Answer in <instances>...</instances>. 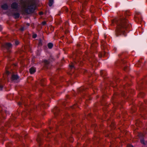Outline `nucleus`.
I'll use <instances>...</instances> for the list:
<instances>
[{"mask_svg":"<svg viewBox=\"0 0 147 147\" xmlns=\"http://www.w3.org/2000/svg\"><path fill=\"white\" fill-rule=\"evenodd\" d=\"M115 23L117 24L115 30V35L116 36L121 35L126 36L127 29L129 25L128 20L124 17L121 16L117 20H112L111 25L114 26Z\"/></svg>","mask_w":147,"mask_h":147,"instance_id":"nucleus-1","label":"nucleus"},{"mask_svg":"<svg viewBox=\"0 0 147 147\" xmlns=\"http://www.w3.org/2000/svg\"><path fill=\"white\" fill-rule=\"evenodd\" d=\"M22 8L28 14L33 12L36 7L34 2L32 0L27 1L22 3Z\"/></svg>","mask_w":147,"mask_h":147,"instance_id":"nucleus-2","label":"nucleus"},{"mask_svg":"<svg viewBox=\"0 0 147 147\" xmlns=\"http://www.w3.org/2000/svg\"><path fill=\"white\" fill-rule=\"evenodd\" d=\"M49 107L48 104H46L43 102H42L38 106L34 105L32 106V108H30L28 110L29 113L31 112L32 114L35 113V111H39L41 108H47Z\"/></svg>","mask_w":147,"mask_h":147,"instance_id":"nucleus-3","label":"nucleus"},{"mask_svg":"<svg viewBox=\"0 0 147 147\" xmlns=\"http://www.w3.org/2000/svg\"><path fill=\"white\" fill-rule=\"evenodd\" d=\"M80 2L82 3V9L81 11L80 15L81 16L82 18H84L83 16L84 15V10H85V6L86 5L87 2V0H78Z\"/></svg>","mask_w":147,"mask_h":147,"instance_id":"nucleus-4","label":"nucleus"},{"mask_svg":"<svg viewBox=\"0 0 147 147\" xmlns=\"http://www.w3.org/2000/svg\"><path fill=\"white\" fill-rule=\"evenodd\" d=\"M4 107L0 104V119L1 118L5 119V114H7L8 113V111L4 110Z\"/></svg>","mask_w":147,"mask_h":147,"instance_id":"nucleus-5","label":"nucleus"},{"mask_svg":"<svg viewBox=\"0 0 147 147\" xmlns=\"http://www.w3.org/2000/svg\"><path fill=\"white\" fill-rule=\"evenodd\" d=\"M52 112L57 118L58 117H60L61 113V111L60 109L57 107H55L53 110L52 111Z\"/></svg>","mask_w":147,"mask_h":147,"instance_id":"nucleus-6","label":"nucleus"},{"mask_svg":"<svg viewBox=\"0 0 147 147\" xmlns=\"http://www.w3.org/2000/svg\"><path fill=\"white\" fill-rule=\"evenodd\" d=\"M12 45L10 43H7L2 45V48L8 50L12 48Z\"/></svg>","mask_w":147,"mask_h":147,"instance_id":"nucleus-7","label":"nucleus"},{"mask_svg":"<svg viewBox=\"0 0 147 147\" xmlns=\"http://www.w3.org/2000/svg\"><path fill=\"white\" fill-rule=\"evenodd\" d=\"M36 140L38 143L39 146H40L42 144L43 140L41 137L39 135L38 136Z\"/></svg>","mask_w":147,"mask_h":147,"instance_id":"nucleus-8","label":"nucleus"},{"mask_svg":"<svg viewBox=\"0 0 147 147\" xmlns=\"http://www.w3.org/2000/svg\"><path fill=\"white\" fill-rule=\"evenodd\" d=\"M19 78V77L16 74H13L11 76V81H14L17 80Z\"/></svg>","mask_w":147,"mask_h":147,"instance_id":"nucleus-9","label":"nucleus"},{"mask_svg":"<svg viewBox=\"0 0 147 147\" xmlns=\"http://www.w3.org/2000/svg\"><path fill=\"white\" fill-rule=\"evenodd\" d=\"M18 6V3L16 2L13 3L11 5V8L13 9H17Z\"/></svg>","mask_w":147,"mask_h":147,"instance_id":"nucleus-10","label":"nucleus"},{"mask_svg":"<svg viewBox=\"0 0 147 147\" xmlns=\"http://www.w3.org/2000/svg\"><path fill=\"white\" fill-rule=\"evenodd\" d=\"M78 91L79 92H82L83 91H88V89L84 87H81L78 89Z\"/></svg>","mask_w":147,"mask_h":147,"instance_id":"nucleus-11","label":"nucleus"},{"mask_svg":"<svg viewBox=\"0 0 147 147\" xmlns=\"http://www.w3.org/2000/svg\"><path fill=\"white\" fill-rule=\"evenodd\" d=\"M36 71V68L34 67H32L29 69V72L31 74H32L34 73V72H35Z\"/></svg>","mask_w":147,"mask_h":147,"instance_id":"nucleus-12","label":"nucleus"},{"mask_svg":"<svg viewBox=\"0 0 147 147\" xmlns=\"http://www.w3.org/2000/svg\"><path fill=\"white\" fill-rule=\"evenodd\" d=\"M59 124L61 125H63V123H64V120L63 119V118L62 117L60 118H59Z\"/></svg>","mask_w":147,"mask_h":147,"instance_id":"nucleus-13","label":"nucleus"},{"mask_svg":"<svg viewBox=\"0 0 147 147\" xmlns=\"http://www.w3.org/2000/svg\"><path fill=\"white\" fill-rule=\"evenodd\" d=\"M109 84L112 87H115L117 85V83L115 82H110Z\"/></svg>","mask_w":147,"mask_h":147,"instance_id":"nucleus-14","label":"nucleus"},{"mask_svg":"<svg viewBox=\"0 0 147 147\" xmlns=\"http://www.w3.org/2000/svg\"><path fill=\"white\" fill-rule=\"evenodd\" d=\"M1 8L4 10H7L8 9V6L6 4H5L1 6Z\"/></svg>","mask_w":147,"mask_h":147,"instance_id":"nucleus-15","label":"nucleus"},{"mask_svg":"<svg viewBox=\"0 0 147 147\" xmlns=\"http://www.w3.org/2000/svg\"><path fill=\"white\" fill-rule=\"evenodd\" d=\"M27 137V134H23V135L22 136V138H23L24 139H25ZM21 136H19V138L20 140H21Z\"/></svg>","mask_w":147,"mask_h":147,"instance_id":"nucleus-16","label":"nucleus"},{"mask_svg":"<svg viewBox=\"0 0 147 147\" xmlns=\"http://www.w3.org/2000/svg\"><path fill=\"white\" fill-rule=\"evenodd\" d=\"M106 54V53L105 52L101 53H99L98 56L100 57H101L102 56H105Z\"/></svg>","mask_w":147,"mask_h":147,"instance_id":"nucleus-17","label":"nucleus"},{"mask_svg":"<svg viewBox=\"0 0 147 147\" xmlns=\"http://www.w3.org/2000/svg\"><path fill=\"white\" fill-rule=\"evenodd\" d=\"M13 15L16 19L18 18L20 16V14L18 13H15Z\"/></svg>","mask_w":147,"mask_h":147,"instance_id":"nucleus-18","label":"nucleus"},{"mask_svg":"<svg viewBox=\"0 0 147 147\" xmlns=\"http://www.w3.org/2000/svg\"><path fill=\"white\" fill-rule=\"evenodd\" d=\"M47 46L49 49H51L53 47V44L52 43H49L48 44Z\"/></svg>","mask_w":147,"mask_h":147,"instance_id":"nucleus-19","label":"nucleus"},{"mask_svg":"<svg viewBox=\"0 0 147 147\" xmlns=\"http://www.w3.org/2000/svg\"><path fill=\"white\" fill-rule=\"evenodd\" d=\"M53 1L54 0H49V6L51 7L53 3Z\"/></svg>","mask_w":147,"mask_h":147,"instance_id":"nucleus-20","label":"nucleus"},{"mask_svg":"<svg viewBox=\"0 0 147 147\" xmlns=\"http://www.w3.org/2000/svg\"><path fill=\"white\" fill-rule=\"evenodd\" d=\"M28 107L29 108H27L26 110H27V111L26 113L27 114H30V115H31L32 113H31V112H30V113H29L28 111V110H29L30 108H32V106L31 107H29V106H28Z\"/></svg>","mask_w":147,"mask_h":147,"instance_id":"nucleus-21","label":"nucleus"},{"mask_svg":"<svg viewBox=\"0 0 147 147\" xmlns=\"http://www.w3.org/2000/svg\"><path fill=\"white\" fill-rule=\"evenodd\" d=\"M44 62L46 66H47L49 64V62L47 60H44Z\"/></svg>","mask_w":147,"mask_h":147,"instance_id":"nucleus-22","label":"nucleus"},{"mask_svg":"<svg viewBox=\"0 0 147 147\" xmlns=\"http://www.w3.org/2000/svg\"><path fill=\"white\" fill-rule=\"evenodd\" d=\"M44 132L46 135L47 134V135H49L51 134V133L49 131L48 129H46Z\"/></svg>","mask_w":147,"mask_h":147,"instance_id":"nucleus-23","label":"nucleus"},{"mask_svg":"<svg viewBox=\"0 0 147 147\" xmlns=\"http://www.w3.org/2000/svg\"><path fill=\"white\" fill-rule=\"evenodd\" d=\"M105 71H103V70L101 71L100 72V75L102 76H105L106 75H105V74H104V73H105Z\"/></svg>","mask_w":147,"mask_h":147,"instance_id":"nucleus-24","label":"nucleus"},{"mask_svg":"<svg viewBox=\"0 0 147 147\" xmlns=\"http://www.w3.org/2000/svg\"><path fill=\"white\" fill-rule=\"evenodd\" d=\"M140 142L142 144H143L144 145L145 144L144 142V139L143 138L140 139Z\"/></svg>","mask_w":147,"mask_h":147,"instance_id":"nucleus-25","label":"nucleus"},{"mask_svg":"<svg viewBox=\"0 0 147 147\" xmlns=\"http://www.w3.org/2000/svg\"><path fill=\"white\" fill-rule=\"evenodd\" d=\"M69 66L71 68H72L74 67V64L73 63H72L71 64L69 65Z\"/></svg>","mask_w":147,"mask_h":147,"instance_id":"nucleus-26","label":"nucleus"},{"mask_svg":"<svg viewBox=\"0 0 147 147\" xmlns=\"http://www.w3.org/2000/svg\"><path fill=\"white\" fill-rule=\"evenodd\" d=\"M111 125L112 127H114L115 126V124L114 123H113L112 122H111Z\"/></svg>","mask_w":147,"mask_h":147,"instance_id":"nucleus-27","label":"nucleus"},{"mask_svg":"<svg viewBox=\"0 0 147 147\" xmlns=\"http://www.w3.org/2000/svg\"><path fill=\"white\" fill-rule=\"evenodd\" d=\"M6 74H7V75H8L9 74V71H8L7 70V68H6Z\"/></svg>","mask_w":147,"mask_h":147,"instance_id":"nucleus-28","label":"nucleus"},{"mask_svg":"<svg viewBox=\"0 0 147 147\" xmlns=\"http://www.w3.org/2000/svg\"><path fill=\"white\" fill-rule=\"evenodd\" d=\"M8 147H13V145L12 144V143H10L8 145Z\"/></svg>","mask_w":147,"mask_h":147,"instance_id":"nucleus-29","label":"nucleus"},{"mask_svg":"<svg viewBox=\"0 0 147 147\" xmlns=\"http://www.w3.org/2000/svg\"><path fill=\"white\" fill-rule=\"evenodd\" d=\"M128 67H125L124 68V70L125 71H126L127 70Z\"/></svg>","mask_w":147,"mask_h":147,"instance_id":"nucleus-30","label":"nucleus"},{"mask_svg":"<svg viewBox=\"0 0 147 147\" xmlns=\"http://www.w3.org/2000/svg\"><path fill=\"white\" fill-rule=\"evenodd\" d=\"M46 24V22L45 21H43L42 22V24L43 25H44Z\"/></svg>","mask_w":147,"mask_h":147,"instance_id":"nucleus-31","label":"nucleus"},{"mask_svg":"<svg viewBox=\"0 0 147 147\" xmlns=\"http://www.w3.org/2000/svg\"><path fill=\"white\" fill-rule=\"evenodd\" d=\"M37 36V35L36 34H34L33 35V38H35Z\"/></svg>","mask_w":147,"mask_h":147,"instance_id":"nucleus-32","label":"nucleus"},{"mask_svg":"<svg viewBox=\"0 0 147 147\" xmlns=\"http://www.w3.org/2000/svg\"><path fill=\"white\" fill-rule=\"evenodd\" d=\"M15 44L16 45H18L19 44V42L18 41L16 40L15 41Z\"/></svg>","mask_w":147,"mask_h":147,"instance_id":"nucleus-33","label":"nucleus"},{"mask_svg":"<svg viewBox=\"0 0 147 147\" xmlns=\"http://www.w3.org/2000/svg\"><path fill=\"white\" fill-rule=\"evenodd\" d=\"M3 87V86L0 84V90H1L2 89Z\"/></svg>","mask_w":147,"mask_h":147,"instance_id":"nucleus-34","label":"nucleus"},{"mask_svg":"<svg viewBox=\"0 0 147 147\" xmlns=\"http://www.w3.org/2000/svg\"><path fill=\"white\" fill-rule=\"evenodd\" d=\"M78 107L77 105H74L72 107V108L73 109H74L76 107Z\"/></svg>","mask_w":147,"mask_h":147,"instance_id":"nucleus-35","label":"nucleus"},{"mask_svg":"<svg viewBox=\"0 0 147 147\" xmlns=\"http://www.w3.org/2000/svg\"><path fill=\"white\" fill-rule=\"evenodd\" d=\"M43 12L42 11H41V12H40L39 13V14L40 15H43Z\"/></svg>","mask_w":147,"mask_h":147,"instance_id":"nucleus-36","label":"nucleus"},{"mask_svg":"<svg viewBox=\"0 0 147 147\" xmlns=\"http://www.w3.org/2000/svg\"><path fill=\"white\" fill-rule=\"evenodd\" d=\"M129 147H134L132 145H129Z\"/></svg>","mask_w":147,"mask_h":147,"instance_id":"nucleus-37","label":"nucleus"},{"mask_svg":"<svg viewBox=\"0 0 147 147\" xmlns=\"http://www.w3.org/2000/svg\"><path fill=\"white\" fill-rule=\"evenodd\" d=\"M105 45H103V44H102V45H101V46H102V47L103 46L104 49H105V47H104V46Z\"/></svg>","mask_w":147,"mask_h":147,"instance_id":"nucleus-38","label":"nucleus"},{"mask_svg":"<svg viewBox=\"0 0 147 147\" xmlns=\"http://www.w3.org/2000/svg\"><path fill=\"white\" fill-rule=\"evenodd\" d=\"M22 104V103L21 102H19L18 103V105H21Z\"/></svg>","mask_w":147,"mask_h":147,"instance_id":"nucleus-39","label":"nucleus"},{"mask_svg":"<svg viewBox=\"0 0 147 147\" xmlns=\"http://www.w3.org/2000/svg\"><path fill=\"white\" fill-rule=\"evenodd\" d=\"M106 115H105V117H106V118H107V117L106 116ZM107 120H108V119H109V118H107Z\"/></svg>","mask_w":147,"mask_h":147,"instance_id":"nucleus-40","label":"nucleus"},{"mask_svg":"<svg viewBox=\"0 0 147 147\" xmlns=\"http://www.w3.org/2000/svg\"><path fill=\"white\" fill-rule=\"evenodd\" d=\"M20 30L22 31H23L24 30V28H22L20 29Z\"/></svg>","mask_w":147,"mask_h":147,"instance_id":"nucleus-41","label":"nucleus"},{"mask_svg":"<svg viewBox=\"0 0 147 147\" xmlns=\"http://www.w3.org/2000/svg\"><path fill=\"white\" fill-rule=\"evenodd\" d=\"M41 44H42L41 42L40 41V42H39V45H41Z\"/></svg>","mask_w":147,"mask_h":147,"instance_id":"nucleus-42","label":"nucleus"},{"mask_svg":"<svg viewBox=\"0 0 147 147\" xmlns=\"http://www.w3.org/2000/svg\"><path fill=\"white\" fill-rule=\"evenodd\" d=\"M117 93H118V92H115V95H117Z\"/></svg>","mask_w":147,"mask_h":147,"instance_id":"nucleus-43","label":"nucleus"},{"mask_svg":"<svg viewBox=\"0 0 147 147\" xmlns=\"http://www.w3.org/2000/svg\"><path fill=\"white\" fill-rule=\"evenodd\" d=\"M49 129L51 130L52 129V127H49Z\"/></svg>","mask_w":147,"mask_h":147,"instance_id":"nucleus-44","label":"nucleus"},{"mask_svg":"<svg viewBox=\"0 0 147 147\" xmlns=\"http://www.w3.org/2000/svg\"><path fill=\"white\" fill-rule=\"evenodd\" d=\"M141 59L139 61V63H140L141 62Z\"/></svg>","mask_w":147,"mask_h":147,"instance_id":"nucleus-45","label":"nucleus"},{"mask_svg":"<svg viewBox=\"0 0 147 147\" xmlns=\"http://www.w3.org/2000/svg\"><path fill=\"white\" fill-rule=\"evenodd\" d=\"M108 91L109 90H107V89H106V90H105V91Z\"/></svg>","mask_w":147,"mask_h":147,"instance_id":"nucleus-46","label":"nucleus"},{"mask_svg":"<svg viewBox=\"0 0 147 147\" xmlns=\"http://www.w3.org/2000/svg\"><path fill=\"white\" fill-rule=\"evenodd\" d=\"M63 105L64 106H65V103H63Z\"/></svg>","mask_w":147,"mask_h":147,"instance_id":"nucleus-47","label":"nucleus"},{"mask_svg":"<svg viewBox=\"0 0 147 147\" xmlns=\"http://www.w3.org/2000/svg\"><path fill=\"white\" fill-rule=\"evenodd\" d=\"M116 103H117V104H119V102H116Z\"/></svg>","mask_w":147,"mask_h":147,"instance_id":"nucleus-48","label":"nucleus"},{"mask_svg":"<svg viewBox=\"0 0 147 147\" xmlns=\"http://www.w3.org/2000/svg\"><path fill=\"white\" fill-rule=\"evenodd\" d=\"M44 114H43V115H44V114H45V113L44 112Z\"/></svg>","mask_w":147,"mask_h":147,"instance_id":"nucleus-49","label":"nucleus"},{"mask_svg":"<svg viewBox=\"0 0 147 147\" xmlns=\"http://www.w3.org/2000/svg\"><path fill=\"white\" fill-rule=\"evenodd\" d=\"M22 102H24L23 100L22 101Z\"/></svg>","mask_w":147,"mask_h":147,"instance_id":"nucleus-50","label":"nucleus"},{"mask_svg":"<svg viewBox=\"0 0 147 147\" xmlns=\"http://www.w3.org/2000/svg\"><path fill=\"white\" fill-rule=\"evenodd\" d=\"M71 17H72V18H73V16L72 15L71 16Z\"/></svg>","mask_w":147,"mask_h":147,"instance_id":"nucleus-51","label":"nucleus"},{"mask_svg":"<svg viewBox=\"0 0 147 147\" xmlns=\"http://www.w3.org/2000/svg\"><path fill=\"white\" fill-rule=\"evenodd\" d=\"M138 87H137V89H138Z\"/></svg>","mask_w":147,"mask_h":147,"instance_id":"nucleus-52","label":"nucleus"}]
</instances>
